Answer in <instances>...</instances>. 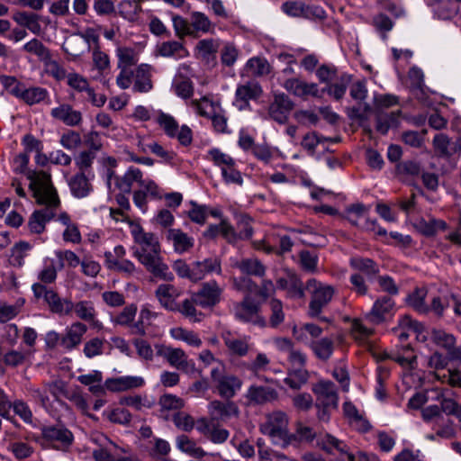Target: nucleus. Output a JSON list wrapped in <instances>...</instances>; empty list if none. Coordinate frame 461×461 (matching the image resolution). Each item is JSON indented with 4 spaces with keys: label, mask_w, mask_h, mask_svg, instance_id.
Instances as JSON below:
<instances>
[{
    "label": "nucleus",
    "mask_w": 461,
    "mask_h": 461,
    "mask_svg": "<svg viewBox=\"0 0 461 461\" xmlns=\"http://www.w3.org/2000/svg\"><path fill=\"white\" fill-rule=\"evenodd\" d=\"M246 397L249 402L261 405L276 400L278 393L272 387L253 384L248 389Z\"/></svg>",
    "instance_id": "nucleus-25"
},
{
    "label": "nucleus",
    "mask_w": 461,
    "mask_h": 461,
    "mask_svg": "<svg viewBox=\"0 0 461 461\" xmlns=\"http://www.w3.org/2000/svg\"><path fill=\"white\" fill-rule=\"evenodd\" d=\"M30 180L29 188L39 204L46 207L35 210L30 216L27 227L31 233L41 234L46 224L55 216V210L59 206L58 192L51 182L50 174L44 171L29 170L26 174Z\"/></svg>",
    "instance_id": "nucleus-1"
},
{
    "label": "nucleus",
    "mask_w": 461,
    "mask_h": 461,
    "mask_svg": "<svg viewBox=\"0 0 461 461\" xmlns=\"http://www.w3.org/2000/svg\"><path fill=\"white\" fill-rule=\"evenodd\" d=\"M306 289L311 294L307 311L308 316L316 318L322 322H330V320L328 317L322 316L321 313L334 296V287L319 282L315 278H311L306 282Z\"/></svg>",
    "instance_id": "nucleus-5"
},
{
    "label": "nucleus",
    "mask_w": 461,
    "mask_h": 461,
    "mask_svg": "<svg viewBox=\"0 0 461 461\" xmlns=\"http://www.w3.org/2000/svg\"><path fill=\"white\" fill-rule=\"evenodd\" d=\"M137 313V306L134 303L129 304L125 306L122 311L118 313L113 319V323L123 326L130 327V325L134 321V318Z\"/></svg>",
    "instance_id": "nucleus-54"
},
{
    "label": "nucleus",
    "mask_w": 461,
    "mask_h": 461,
    "mask_svg": "<svg viewBox=\"0 0 461 461\" xmlns=\"http://www.w3.org/2000/svg\"><path fill=\"white\" fill-rule=\"evenodd\" d=\"M432 343L449 354L456 365L461 364V344L456 346V337L444 330L433 329L430 334Z\"/></svg>",
    "instance_id": "nucleus-13"
},
{
    "label": "nucleus",
    "mask_w": 461,
    "mask_h": 461,
    "mask_svg": "<svg viewBox=\"0 0 461 461\" xmlns=\"http://www.w3.org/2000/svg\"><path fill=\"white\" fill-rule=\"evenodd\" d=\"M176 447L180 451L186 453L193 457L201 458L207 455V453L202 447H197L196 443L186 435L183 434L178 436L176 438Z\"/></svg>",
    "instance_id": "nucleus-41"
},
{
    "label": "nucleus",
    "mask_w": 461,
    "mask_h": 461,
    "mask_svg": "<svg viewBox=\"0 0 461 461\" xmlns=\"http://www.w3.org/2000/svg\"><path fill=\"white\" fill-rule=\"evenodd\" d=\"M221 236L229 243L235 244L240 239V235L228 219L221 221Z\"/></svg>",
    "instance_id": "nucleus-62"
},
{
    "label": "nucleus",
    "mask_w": 461,
    "mask_h": 461,
    "mask_svg": "<svg viewBox=\"0 0 461 461\" xmlns=\"http://www.w3.org/2000/svg\"><path fill=\"white\" fill-rule=\"evenodd\" d=\"M180 294L181 292L170 284H161L155 290V297L160 306L172 312H176V310H179V303L176 300Z\"/></svg>",
    "instance_id": "nucleus-18"
},
{
    "label": "nucleus",
    "mask_w": 461,
    "mask_h": 461,
    "mask_svg": "<svg viewBox=\"0 0 461 461\" xmlns=\"http://www.w3.org/2000/svg\"><path fill=\"white\" fill-rule=\"evenodd\" d=\"M310 348L317 358L327 361L330 358L334 351V341L330 338H322L312 340Z\"/></svg>",
    "instance_id": "nucleus-34"
},
{
    "label": "nucleus",
    "mask_w": 461,
    "mask_h": 461,
    "mask_svg": "<svg viewBox=\"0 0 461 461\" xmlns=\"http://www.w3.org/2000/svg\"><path fill=\"white\" fill-rule=\"evenodd\" d=\"M87 331V326L80 321L74 322L61 337V347L70 351L81 344L84 335Z\"/></svg>",
    "instance_id": "nucleus-24"
},
{
    "label": "nucleus",
    "mask_w": 461,
    "mask_h": 461,
    "mask_svg": "<svg viewBox=\"0 0 461 461\" xmlns=\"http://www.w3.org/2000/svg\"><path fill=\"white\" fill-rule=\"evenodd\" d=\"M131 233L136 244L132 248L133 256L155 277L172 282L175 276L163 261L158 237L152 232H145L140 223L131 222Z\"/></svg>",
    "instance_id": "nucleus-2"
},
{
    "label": "nucleus",
    "mask_w": 461,
    "mask_h": 461,
    "mask_svg": "<svg viewBox=\"0 0 461 461\" xmlns=\"http://www.w3.org/2000/svg\"><path fill=\"white\" fill-rule=\"evenodd\" d=\"M23 50L28 53L37 56L41 61L49 62L51 59L50 50L36 38L25 43Z\"/></svg>",
    "instance_id": "nucleus-44"
},
{
    "label": "nucleus",
    "mask_w": 461,
    "mask_h": 461,
    "mask_svg": "<svg viewBox=\"0 0 461 461\" xmlns=\"http://www.w3.org/2000/svg\"><path fill=\"white\" fill-rule=\"evenodd\" d=\"M211 420L217 422H227L232 418H238L240 409L236 402L231 400H214L208 405Z\"/></svg>",
    "instance_id": "nucleus-14"
},
{
    "label": "nucleus",
    "mask_w": 461,
    "mask_h": 461,
    "mask_svg": "<svg viewBox=\"0 0 461 461\" xmlns=\"http://www.w3.org/2000/svg\"><path fill=\"white\" fill-rule=\"evenodd\" d=\"M389 373V369L385 366H380L376 368L375 396L379 400H384L386 398L384 382L388 378Z\"/></svg>",
    "instance_id": "nucleus-58"
},
{
    "label": "nucleus",
    "mask_w": 461,
    "mask_h": 461,
    "mask_svg": "<svg viewBox=\"0 0 461 461\" xmlns=\"http://www.w3.org/2000/svg\"><path fill=\"white\" fill-rule=\"evenodd\" d=\"M268 305L270 309V314L267 325L273 329H276L282 323H284L285 319L283 303L281 300L273 297L268 302Z\"/></svg>",
    "instance_id": "nucleus-42"
},
{
    "label": "nucleus",
    "mask_w": 461,
    "mask_h": 461,
    "mask_svg": "<svg viewBox=\"0 0 461 461\" xmlns=\"http://www.w3.org/2000/svg\"><path fill=\"white\" fill-rule=\"evenodd\" d=\"M211 379L215 383V388L218 394L225 399L231 400L241 389L242 380L233 375H224L223 366H216L211 371Z\"/></svg>",
    "instance_id": "nucleus-8"
},
{
    "label": "nucleus",
    "mask_w": 461,
    "mask_h": 461,
    "mask_svg": "<svg viewBox=\"0 0 461 461\" xmlns=\"http://www.w3.org/2000/svg\"><path fill=\"white\" fill-rule=\"evenodd\" d=\"M317 443L327 453H332L333 449L338 450L341 454H348V447L344 441L329 433L325 434Z\"/></svg>",
    "instance_id": "nucleus-45"
},
{
    "label": "nucleus",
    "mask_w": 461,
    "mask_h": 461,
    "mask_svg": "<svg viewBox=\"0 0 461 461\" xmlns=\"http://www.w3.org/2000/svg\"><path fill=\"white\" fill-rule=\"evenodd\" d=\"M312 391L316 395L315 406L333 407V410L338 408L339 394L333 382L320 381Z\"/></svg>",
    "instance_id": "nucleus-15"
},
{
    "label": "nucleus",
    "mask_w": 461,
    "mask_h": 461,
    "mask_svg": "<svg viewBox=\"0 0 461 461\" xmlns=\"http://www.w3.org/2000/svg\"><path fill=\"white\" fill-rule=\"evenodd\" d=\"M196 107L197 113L204 118L212 121L214 131L218 133H230L228 130V118L225 115V111L221 108V104L217 102L209 100L203 96L200 102L194 101Z\"/></svg>",
    "instance_id": "nucleus-7"
},
{
    "label": "nucleus",
    "mask_w": 461,
    "mask_h": 461,
    "mask_svg": "<svg viewBox=\"0 0 461 461\" xmlns=\"http://www.w3.org/2000/svg\"><path fill=\"white\" fill-rule=\"evenodd\" d=\"M449 363H455V360L449 357V354L446 353V355L435 351L429 357L428 361V365L429 367L434 368L436 370L445 369Z\"/></svg>",
    "instance_id": "nucleus-59"
},
{
    "label": "nucleus",
    "mask_w": 461,
    "mask_h": 461,
    "mask_svg": "<svg viewBox=\"0 0 461 461\" xmlns=\"http://www.w3.org/2000/svg\"><path fill=\"white\" fill-rule=\"evenodd\" d=\"M440 412L456 417L461 421V404L451 398H443L440 401Z\"/></svg>",
    "instance_id": "nucleus-63"
},
{
    "label": "nucleus",
    "mask_w": 461,
    "mask_h": 461,
    "mask_svg": "<svg viewBox=\"0 0 461 461\" xmlns=\"http://www.w3.org/2000/svg\"><path fill=\"white\" fill-rule=\"evenodd\" d=\"M173 270L180 278L188 279L193 283L203 280L206 275L221 274V261L218 257L204 258L187 264L184 259H177L173 263Z\"/></svg>",
    "instance_id": "nucleus-3"
},
{
    "label": "nucleus",
    "mask_w": 461,
    "mask_h": 461,
    "mask_svg": "<svg viewBox=\"0 0 461 461\" xmlns=\"http://www.w3.org/2000/svg\"><path fill=\"white\" fill-rule=\"evenodd\" d=\"M48 95L46 88L35 86L25 88L21 100L29 105H33L43 101Z\"/></svg>",
    "instance_id": "nucleus-50"
},
{
    "label": "nucleus",
    "mask_w": 461,
    "mask_h": 461,
    "mask_svg": "<svg viewBox=\"0 0 461 461\" xmlns=\"http://www.w3.org/2000/svg\"><path fill=\"white\" fill-rule=\"evenodd\" d=\"M95 176L89 174L77 172L68 180L71 194L77 199H83L90 195L94 191L92 180Z\"/></svg>",
    "instance_id": "nucleus-17"
},
{
    "label": "nucleus",
    "mask_w": 461,
    "mask_h": 461,
    "mask_svg": "<svg viewBox=\"0 0 461 461\" xmlns=\"http://www.w3.org/2000/svg\"><path fill=\"white\" fill-rule=\"evenodd\" d=\"M143 177V172L133 166L129 167L125 173L120 177H116L115 187L113 191L123 192V193H133L132 186L134 183H139Z\"/></svg>",
    "instance_id": "nucleus-26"
},
{
    "label": "nucleus",
    "mask_w": 461,
    "mask_h": 461,
    "mask_svg": "<svg viewBox=\"0 0 461 461\" xmlns=\"http://www.w3.org/2000/svg\"><path fill=\"white\" fill-rule=\"evenodd\" d=\"M194 302L203 309L216 306L221 300L222 289L215 280L203 283L197 292L193 293Z\"/></svg>",
    "instance_id": "nucleus-12"
},
{
    "label": "nucleus",
    "mask_w": 461,
    "mask_h": 461,
    "mask_svg": "<svg viewBox=\"0 0 461 461\" xmlns=\"http://www.w3.org/2000/svg\"><path fill=\"white\" fill-rule=\"evenodd\" d=\"M167 239L172 242L174 250L178 254L189 251L194 245V239L180 229H169Z\"/></svg>",
    "instance_id": "nucleus-29"
},
{
    "label": "nucleus",
    "mask_w": 461,
    "mask_h": 461,
    "mask_svg": "<svg viewBox=\"0 0 461 461\" xmlns=\"http://www.w3.org/2000/svg\"><path fill=\"white\" fill-rule=\"evenodd\" d=\"M45 303L48 304L49 309L52 313L59 316L70 315L72 301L60 298L58 293L54 290L50 294Z\"/></svg>",
    "instance_id": "nucleus-35"
},
{
    "label": "nucleus",
    "mask_w": 461,
    "mask_h": 461,
    "mask_svg": "<svg viewBox=\"0 0 461 461\" xmlns=\"http://www.w3.org/2000/svg\"><path fill=\"white\" fill-rule=\"evenodd\" d=\"M306 285L294 272L289 271L288 286L285 290L286 297L293 300L303 299L305 296Z\"/></svg>",
    "instance_id": "nucleus-43"
},
{
    "label": "nucleus",
    "mask_w": 461,
    "mask_h": 461,
    "mask_svg": "<svg viewBox=\"0 0 461 461\" xmlns=\"http://www.w3.org/2000/svg\"><path fill=\"white\" fill-rule=\"evenodd\" d=\"M74 312L77 318L85 321L92 322L95 321L96 312L93 302L91 301H79L76 303L72 302L70 314Z\"/></svg>",
    "instance_id": "nucleus-39"
},
{
    "label": "nucleus",
    "mask_w": 461,
    "mask_h": 461,
    "mask_svg": "<svg viewBox=\"0 0 461 461\" xmlns=\"http://www.w3.org/2000/svg\"><path fill=\"white\" fill-rule=\"evenodd\" d=\"M81 136L77 131L68 130L63 133L60 137V144L63 148L73 150L76 149L81 144Z\"/></svg>",
    "instance_id": "nucleus-60"
},
{
    "label": "nucleus",
    "mask_w": 461,
    "mask_h": 461,
    "mask_svg": "<svg viewBox=\"0 0 461 461\" xmlns=\"http://www.w3.org/2000/svg\"><path fill=\"white\" fill-rule=\"evenodd\" d=\"M157 354L165 358L171 366L177 370H180L187 357V355L182 348H172L170 346L161 347L158 349Z\"/></svg>",
    "instance_id": "nucleus-33"
},
{
    "label": "nucleus",
    "mask_w": 461,
    "mask_h": 461,
    "mask_svg": "<svg viewBox=\"0 0 461 461\" xmlns=\"http://www.w3.org/2000/svg\"><path fill=\"white\" fill-rule=\"evenodd\" d=\"M424 326L409 315H404L398 321V325L392 329V332L397 337L401 348L404 352L412 351L411 344L406 343L411 333L417 334L418 339L421 336Z\"/></svg>",
    "instance_id": "nucleus-11"
},
{
    "label": "nucleus",
    "mask_w": 461,
    "mask_h": 461,
    "mask_svg": "<svg viewBox=\"0 0 461 461\" xmlns=\"http://www.w3.org/2000/svg\"><path fill=\"white\" fill-rule=\"evenodd\" d=\"M351 81V76L343 74L340 76L339 80L335 83H330L321 90V95L326 93L332 96L335 100L339 101L346 94L348 84Z\"/></svg>",
    "instance_id": "nucleus-37"
},
{
    "label": "nucleus",
    "mask_w": 461,
    "mask_h": 461,
    "mask_svg": "<svg viewBox=\"0 0 461 461\" xmlns=\"http://www.w3.org/2000/svg\"><path fill=\"white\" fill-rule=\"evenodd\" d=\"M411 82V90L418 97L423 96L424 92V74L422 70L417 67H412L408 73Z\"/></svg>",
    "instance_id": "nucleus-47"
},
{
    "label": "nucleus",
    "mask_w": 461,
    "mask_h": 461,
    "mask_svg": "<svg viewBox=\"0 0 461 461\" xmlns=\"http://www.w3.org/2000/svg\"><path fill=\"white\" fill-rule=\"evenodd\" d=\"M190 204L192 208L187 212L190 221L199 225H204L208 217V206L199 204L194 201H191Z\"/></svg>",
    "instance_id": "nucleus-51"
},
{
    "label": "nucleus",
    "mask_w": 461,
    "mask_h": 461,
    "mask_svg": "<svg viewBox=\"0 0 461 461\" xmlns=\"http://www.w3.org/2000/svg\"><path fill=\"white\" fill-rule=\"evenodd\" d=\"M428 290L426 287H416L407 295L405 302L415 312L420 314H427L429 312V307L425 302Z\"/></svg>",
    "instance_id": "nucleus-31"
},
{
    "label": "nucleus",
    "mask_w": 461,
    "mask_h": 461,
    "mask_svg": "<svg viewBox=\"0 0 461 461\" xmlns=\"http://www.w3.org/2000/svg\"><path fill=\"white\" fill-rule=\"evenodd\" d=\"M396 171L399 175L417 176L421 172V167L417 161L406 160L397 164Z\"/></svg>",
    "instance_id": "nucleus-61"
},
{
    "label": "nucleus",
    "mask_w": 461,
    "mask_h": 461,
    "mask_svg": "<svg viewBox=\"0 0 461 461\" xmlns=\"http://www.w3.org/2000/svg\"><path fill=\"white\" fill-rule=\"evenodd\" d=\"M117 68H131L139 61L138 51L131 47L120 46L116 49Z\"/></svg>",
    "instance_id": "nucleus-40"
},
{
    "label": "nucleus",
    "mask_w": 461,
    "mask_h": 461,
    "mask_svg": "<svg viewBox=\"0 0 461 461\" xmlns=\"http://www.w3.org/2000/svg\"><path fill=\"white\" fill-rule=\"evenodd\" d=\"M8 449L18 460L29 458L34 453L33 447L23 441L10 442Z\"/></svg>",
    "instance_id": "nucleus-53"
},
{
    "label": "nucleus",
    "mask_w": 461,
    "mask_h": 461,
    "mask_svg": "<svg viewBox=\"0 0 461 461\" xmlns=\"http://www.w3.org/2000/svg\"><path fill=\"white\" fill-rule=\"evenodd\" d=\"M283 86L295 96L306 99L308 96L321 97V91L316 83H306L299 78H288Z\"/></svg>",
    "instance_id": "nucleus-21"
},
{
    "label": "nucleus",
    "mask_w": 461,
    "mask_h": 461,
    "mask_svg": "<svg viewBox=\"0 0 461 461\" xmlns=\"http://www.w3.org/2000/svg\"><path fill=\"white\" fill-rule=\"evenodd\" d=\"M261 307V301L257 300L250 294H245L240 303L234 304L233 311L235 319L244 323H250L260 328H265L267 326V321L260 313Z\"/></svg>",
    "instance_id": "nucleus-6"
},
{
    "label": "nucleus",
    "mask_w": 461,
    "mask_h": 461,
    "mask_svg": "<svg viewBox=\"0 0 461 461\" xmlns=\"http://www.w3.org/2000/svg\"><path fill=\"white\" fill-rule=\"evenodd\" d=\"M235 267L248 277L263 278L267 272V267L257 258H242L236 263Z\"/></svg>",
    "instance_id": "nucleus-30"
},
{
    "label": "nucleus",
    "mask_w": 461,
    "mask_h": 461,
    "mask_svg": "<svg viewBox=\"0 0 461 461\" xmlns=\"http://www.w3.org/2000/svg\"><path fill=\"white\" fill-rule=\"evenodd\" d=\"M294 106V102L285 93L276 94L274 101L269 105L268 113L275 122L284 124L287 122Z\"/></svg>",
    "instance_id": "nucleus-16"
},
{
    "label": "nucleus",
    "mask_w": 461,
    "mask_h": 461,
    "mask_svg": "<svg viewBox=\"0 0 461 461\" xmlns=\"http://www.w3.org/2000/svg\"><path fill=\"white\" fill-rule=\"evenodd\" d=\"M172 23L176 36L178 39L182 40L185 36L193 37L191 22L189 23L184 17L175 14L172 16Z\"/></svg>",
    "instance_id": "nucleus-56"
},
{
    "label": "nucleus",
    "mask_w": 461,
    "mask_h": 461,
    "mask_svg": "<svg viewBox=\"0 0 461 461\" xmlns=\"http://www.w3.org/2000/svg\"><path fill=\"white\" fill-rule=\"evenodd\" d=\"M157 122L169 138H175L179 128L176 120L170 114L160 112L157 117Z\"/></svg>",
    "instance_id": "nucleus-49"
},
{
    "label": "nucleus",
    "mask_w": 461,
    "mask_h": 461,
    "mask_svg": "<svg viewBox=\"0 0 461 461\" xmlns=\"http://www.w3.org/2000/svg\"><path fill=\"white\" fill-rule=\"evenodd\" d=\"M14 19L23 26L27 27L32 32H37L40 30L39 15L33 13L19 12Z\"/></svg>",
    "instance_id": "nucleus-52"
},
{
    "label": "nucleus",
    "mask_w": 461,
    "mask_h": 461,
    "mask_svg": "<svg viewBox=\"0 0 461 461\" xmlns=\"http://www.w3.org/2000/svg\"><path fill=\"white\" fill-rule=\"evenodd\" d=\"M218 423L203 419L199 421L197 429L212 443L222 444L228 439L230 432L226 429L221 428Z\"/></svg>",
    "instance_id": "nucleus-23"
},
{
    "label": "nucleus",
    "mask_w": 461,
    "mask_h": 461,
    "mask_svg": "<svg viewBox=\"0 0 461 461\" xmlns=\"http://www.w3.org/2000/svg\"><path fill=\"white\" fill-rule=\"evenodd\" d=\"M394 309V300L391 296L384 295L375 300L367 318L371 322L380 324L393 314Z\"/></svg>",
    "instance_id": "nucleus-19"
},
{
    "label": "nucleus",
    "mask_w": 461,
    "mask_h": 461,
    "mask_svg": "<svg viewBox=\"0 0 461 461\" xmlns=\"http://www.w3.org/2000/svg\"><path fill=\"white\" fill-rule=\"evenodd\" d=\"M152 67L149 64L142 63L139 65L134 73V83L132 91L135 93H148L153 88L151 80Z\"/></svg>",
    "instance_id": "nucleus-27"
},
{
    "label": "nucleus",
    "mask_w": 461,
    "mask_h": 461,
    "mask_svg": "<svg viewBox=\"0 0 461 461\" xmlns=\"http://www.w3.org/2000/svg\"><path fill=\"white\" fill-rule=\"evenodd\" d=\"M140 189L132 193V200L136 207L142 212L148 210V198L151 200H161L164 196V191L158 185L150 178L143 179L139 183Z\"/></svg>",
    "instance_id": "nucleus-10"
},
{
    "label": "nucleus",
    "mask_w": 461,
    "mask_h": 461,
    "mask_svg": "<svg viewBox=\"0 0 461 461\" xmlns=\"http://www.w3.org/2000/svg\"><path fill=\"white\" fill-rule=\"evenodd\" d=\"M193 37H197L198 32L208 33L212 32L214 25L209 17L202 12H192L190 14Z\"/></svg>",
    "instance_id": "nucleus-38"
},
{
    "label": "nucleus",
    "mask_w": 461,
    "mask_h": 461,
    "mask_svg": "<svg viewBox=\"0 0 461 461\" xmlns=\"http://www.w3.org/2000/svg\"><path fill=\"white\" fill-rule=\"evenodd\" d=\"M172 420L176 428L184 431H191L194 426L193 417L185 412L177 411L173 415Z\"/></svg>",
    "instance_id": "nucleus-64"
},
{
    "label": "nucleus",
    "mask_w": 461,
    "mask_h": 461,
    "mask_svg": "<svg viewBox=\"0 0 461 461\" xmlns=\"http://www.w3.org/2000/svg\"><path fill=\"white\" fill-rule=\"evenodd\" d=\"M104 339H100L97 337L89 339L84 345V355L87 358H93L95 357L101 356L104 353Z\"/></svg>",
    "instance_id": "nucleus-55"
},
{
    "label": "nucleus",
    "mask_w": 461,
    "mask_h": 461,
    "mask_svg": "<svg viewBox=\"0 0 461 461\" xmlns=\"http://www.w3.org/2000/svg\"><path fill=\"white\" fill-rule=\"evenodd\" d=\"M156 56L180 59L188 57L189 51L182 42L167 41L157 45Z\"/></svg>",
    "instance_id": "nucleus-28"
},
{
    "label": "nucleus",
    "mask_w": 461,
    "mask_h": 461,
    "mask_svg": "<svg viewBox=\"0 0 461 461\" xmlns=\"http://www.w3.org/2000/svg\"><path fill=\"white\" fill-rule=\"evenodd\" d=\"M352 268L364 273L369 279L378 275L380 269L378 264L369 258L353 257L349 259Z\"/></svg>",
    "instance_id": "nucleus-32"
},
{
    "label": "nucleus",
    "mask_w": 461,
    "mask_h": 461,
    "mask_svg": "<svg viewBox=\"0 0 461 461\" xmlns=\"http://www.w3.org/2000/svg\"><path fill=\"white\" fill-rule=\"evenodd\" d=\"M308 372L305 369L298 368L289 374L284 382L292 389H300L308 380Z\"/></svg>",
    "instance_id": "nucleus-57"
},
{
    "label": "nucleus",
    "mask_w": 461,
    "mask_h": 461,
    "mask_svg": "<svg viewBox=\"0 0 461 461\" xmlns=\"http://www.w3.org/2000/svg\"><path fill=\"white\" fill-rule=\"evenodd\" d=\"M95 158L96 154L93 153V151L83 150L79 152V154L75 157V165L78 169L77 172H83L89 174L90 176H95L93 164Z\"/></svg>",
    "instance_id": "nucleus-46"
},
{
    "label": "nucleus",
    "mask_w": 461,
    "mask_h": 461,
    "mask_svg": "<svg viewBox=\"0 0 461 461\" xmlns=\"http://www.w3.org/2000/svg\"><path fill=\"white\" fill-rule=\"evenodd\" d=\"M43 440L56 450H68L74 442V435L63 424L42 426Z\"/></svg>",
    "instance_id": "nucleus-9"
},
{
    "label": "nucleus",
    "mask_w": 461,
    "mask_h": 461,
    "mask_svg": "<svg viewBox=\"0 0 461 461\" xmlns=\"http://www.w3.org/2000/svg\"><path fill=\"white\" fill-rule=\"evenodd\" d=\"M416 228L420 233L429 238L435 236L438 230H446L447 224L440 219L430 218L427 221L422 218L417 222Z\"/></svg>",
    "instance_id": "nucleus-36"
},
{
    "label": "nucleus",
    "mask_w": 461,
    "mask_h": 461,
    "mask_svg": "<svg viewBox=\"0 0 461 461\" xmlns=\"http://www.w3.org/2000/svg\"><path fill=\"white\" fill-rule=\"evenodd\" d=\"M262 88L258 83L249 81L238 86L235 92V102L239 104V109L244 110L249 107L250 100H257L262 95Z\"/></svg>",
    "instance_id": "nucleus-22"
},
{
    "label": "nucleus",
    "mask_w": 461,
    "mask_h": 461,
    "mask_svg": "<svg viewBox=\"0 0 461 461\" xmlns=\"http://www.w3.org/2000/svg\"><path fill=\"white\" fill-rule=\"evenodd\" d=\"M260 431L268 436L275 445L286 447L297 446V436L288 431V418L283 411H274L267 415V420L260 425Z\"/></svg>",
    "instance_id": "nucleus-4"
},
{
    "label": "nucleus",
    "mask_w": 461,
    "mask_h": 461,
    "mask_svg": "<svg viewBox=\"0 0 461 461\" xmlns=\"http://www.w3.org/2000/svg\"><path fill=\"white\" fill-rule=\"evenodd\" d=\"M50 116L66 126L77 127L83 122V114L69 104L64 103L50 111Z\"/></svg>",
    "instance_id": "nucleus-20"
},
{
    "label": "nucleus",
    "mask_w": 461,
    "mask_h": 461,
    "mask_svg": "<svg viewBox=\"0 0 461 461\" xmlns=\"http://www.w3.org/2000/svg\"><path fill=\"white\" fill-rule=\"evenodd\" d=\"M235 220L240 239L241 240H250L254 232L251 225L252 218L247 213H237Z\"/></svg>",
    "instance_id": "nucleus-48"
}]
</instances>
